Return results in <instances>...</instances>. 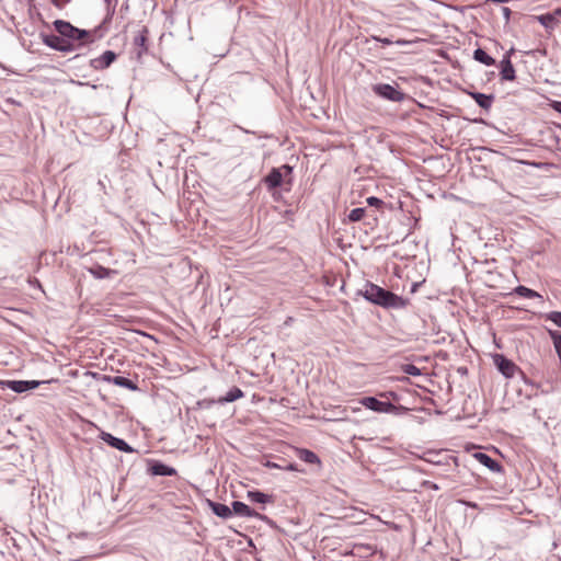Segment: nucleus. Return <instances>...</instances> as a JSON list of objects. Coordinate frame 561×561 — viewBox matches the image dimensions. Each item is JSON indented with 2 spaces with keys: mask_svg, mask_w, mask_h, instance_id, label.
<instances>
[{
  "mask_svg": "<svg viewBox=\"0 0 561 561\" xmlns=\"http://www.w3.org/2000/svg\"><path fill=\"white\" fill-rule=\"evenodd\" d=\"M474 458L484 467L490 469L493 472H501L503 470V467L499 461L490 457L488 454L484 453H477L474 454Z\"/></svg>",
  "mask_w": 561,
  "mask_h": 561,
  "instance_id": "obj_16",
  "label": "nucleus"
},
{
  "mask_svg": "<svg viewBox=\"0 0 561 561\" xmlns=\"http://www.w3.org/2000/svg\"><path fill=\"white\" fill-rule=\"evenodd\" d=\"M367 204L371 207L380 208L383 205V201L376 196H370L366 199Z\"/></svg>",
  "mask_w": 561,
  "mask_h": 561,
  "instance_id": "obj_30",
  "label": "nucleus"
},
{
  "mask_svg": "<svg viewBox=\"0 0 561 561\" xmlns=\"http://www.w3.org/2000/svg\"><path fill=\"white\" fill-rule=\"evenodd\" d=\"M546 319L552 321L556 325L561 328V311H551L546 314Z\"/></svg>",
  "mask_w": 561,
  "mask_h": 561,
  "instance_id": "obj_29",
  "label": "nucleus"
},
{
  "mask_svg": "<svg viewBox=\"0 0 561 561\" xmlns=\"http://www.w3.org/2000/svg\"><path fill=\"white\" fill-rule=\"evenodd\" d=\"M359 293L366 300L382 308L402 309L408 306V300L403 297L369 282L365 284Z\"/></svg>",
  "mask_w": 561,
  "mask_h": 561,
  "instance_id": "obj_2",
  "label": "nucleus"
},
{
  "mask_svg": "<svg viewBox=\"0 0 561 561\" xmlns=\"http://www.w3.org/2000/svg\"><path fill=\"white\" fill-rule=\"evenodd\" d=\"M360 403L371 411L378 413H392V414H401L408 412V409L402 405H394L390 401H380L375 397H364L360 400Z\"/></svg>",
  "mask_w": 561,
  "mask_h": 561,
  "instance_id": "obj_3",
  "label": "nucleus"
},
{
  "mask_svg": "<svg viewBox=\"0 0 561 561\" xmlns=\"http://www.w3.org/2000/svg\"><path fill=\"white\" fill-rule=\"evenodd\" d=\"M376 41H379L381 42L383 45H391L392 44V41L390 38H379V37H375Z\"/></svg>",
  "mask_w": 561,
  "mask_h": 561,
  "instance_id": "obj_32",
  "label": "nucleus"
},
{
  "mask_svg": "<svg viewBox=\"0 0 561 561\" xmlns=\"http://www.w3.org/2000/svg\"><path fill=\"white\" fill-rule=\"evenodd\" d=\"M515 293L524 298H535L540 297L539 294L528 287H525L523 285H519L516 287Z\"/></svg>",
  "mask_w": 561,
  "mask_h": 561,
  "instance_id": "obj_24",
  "label": "nucleus"
},
{
  "mask_svg": "<svg viewBox=\"0 0 561 561\" xmlns=\"http://www.w3.org/2000/svg\"><path fill=\"white\" fill-rule=\"evenodd\" d=\"M99 379L101 381H104V382H107V383H113L115 386H118V387H122V388H126L128 390H131V391H136L138 390V386L136 382H134L133 380L126 378V377H123V376H110V375H101L99 377Z\"/></svg>",
  "mask_w": 561,
  "mask_h": 561,
  "instance_id": "obj_12",
  "label": "nucleus"
},
{
  "mask_svg": "<svg viewBox=\"0 0 561 561\" xmlns=\"http://www.w3.org/2000/svg\"><path fill=\"white\" fill-rule=\"evenodd\" d=\"M117 58L113 50H106L101 56L90 60V67L94 70H103L108 68Z\"/></svg>",
  "mask_w": 561,
  "mask_h": 561,
  "instance_id": "obj_10",
  "label": "nucleus"
},
{
  "mask_svg": "<svg viewBox=\"0 0 561 561\" xmlns=\"http://www.w3.org/2000/svg\"><path fill=\"white\" fill-rule=\"evenodd\" d=\"M248 499L251 502L260 503V504L273 503V496L265 494L261 491H249Z\"/></svg>",
  "mask_w": 561,
  "mask_h": 561,
  "instance_id": "obj_22",
  "label": "nucleus"
},
{
  "mask_svg": "<svg viewBox=\"0 0 561 561\" xmlns=\"http://www.w3.org/2000/svg\"><path fill=\"white\" fill-rule=\"evenodd\" d=\"M231 511L238 516L263 518V516L260 513L255 512L249 505L240 501L232 502Z\"/></svg>",
  "mask_w": 561,
  "mask_h": 561,
  "instance_id": "obj_15",
  "label": "nucleus"
},
{
  "mask_svg": "<svg viewBox=\"0 0 561 561\" xmlns=\"http://www.w3.org/2000/svg\"><path fill=\"white\" fill-rule=\"evenodd\" d=\"M402 371L410 376H420L421 375V369L413 364H404L402 366Z\"/></svg>",
  "mask_w": 561,
  "mask_h": 561,
  "instance_id": "obj_28",
  "label": "nucleus"
},
{
  "mask_svg": "<svg viewBox=\"0 0 561 561\" xmlns=\"http://www.w3.org/2000/svg\"><path fill=\"white\" fill-rule=\"evenodd\" d=\"M42 41L48 47L61 51L71 53L77 49V45L66 38H62L60 34H41Z\"/></svg>",
  "mask_w": 561,
  "mask_h": 561,
  "instance_id": "obj_4",
  "label": "nucleus"
},
{
  "mask_svg": "<svg viewBox=\"0 0 561 561\" xmlns=\"http://www.w3.org/2000/svg\"><path fill=\"white\" fill-rule=\"evenodd\" d=\"M148 471L152 476L172 477L176 476L175 468L164 465L159 460H148Z\"/></svg>",
  "mask_w": 561,
  "mask_h": 561,
  "instance_id": "obj_11",
  "label": "nucleus"
},
{
  "mask_svg": "<svg viewBox=\"0 0 561 561\" xmlns=\"http://www.w3.org/2000/svg\"><path fill=\"white\" fill-rule=\"evenodd\" d=\"M107 19L102 24L94 27L93 30H82L73 26L70 22L64 20L54 21L53 25L58 34L77 45V48L88 44L94 43L96 39L102 38L104 35L103 24L106 23Z\"/></svg>",
  "mask_w": 561,
  "mask_h": 561,
  "instance_id": "obj_1",
  "label": "nucleus"
},
{
  "mask_svg": "<svg viewBox=\"0 0 561 561\" xmlns=\"http://www.w3.org/2000/svg\"><path fill=\"white\" fill-rule=\"evenodd\" d=\"M72 82L78 84V85H89V83H84V82H81V81H72Z\"/></svg>",
  "mask_w": 561,
  "mask_h": 561,
  "instance_id": "obj_38",
  "label": "nucleus"
},
{
  "mask_svg": "<svg viewBox=\"0 0 561 561\" xmlns=\"http://www.w3.org/2000/svg\"><path fill=\"white\" fill-rule=\"evenodd\" d=\"M425 483H426L431 489H433V490H438V489H439V488H438V485H437L436 483H433V482H430V481H427V482H425Z\"/></svg>",
  "mask_w": 561,
  "mask_h": 561,
  "instance_id": "obj_35",
  "label": "nucleus"
},
{
  "mask_svg": "<svg viewBox=\"0 0 561 561\" xmlns=\"http://www.w3.org/2000/svg\"><path fill=\"white\" fill-rule=\"evenodd\" d=\"M365 213H366L365 208H362V207L354 208L350 211V214L347 216L348 220L352 222H357L363 219V217L365 216Z\"/></svg>",
  "mask_w": 561,
  "mask_h": 561,
  "instance_id": "obj_26",
  "label": "nucleus"
},
{
  "mask_svg": "<svg viewBox=\"0 0 561 561\" xmlns=\"http://www.w3.org/2000/svg\"><path fill=\"white\" fill-rule=\"evenodd\" d=\"M494 364L499 371L506 378L514 377L515 373L518 371V367L508 358L502 354L494 356Z\"/></svg>",
  "mask_w": 561,
  "mask_h": 561,
  "instance_id": "obj_8",
  "label": "nucleus"
},
{
  "mask_svg": "<svg viewBox=\"0 0 561 561\" xmlns=\"http://www.w3.org/2000/svg\"><path fill=\"white\" fill-rule=\"evenodd\" d=\"M473 59L485 65V66H493L495 65V59L491 57L485 50L482 48H477L473 51Z\"/></svg>",
  "mask_w": 561,
  "mask_h": 561,
  "instance_id": "obj_23",
  "label": "nucleus"
},
{
  "mask_svg": "<svg viewBox=\"0 0 561 561\" xmlns=\"http://www.w3.org/2000/svg\"><path fill=\"white\" fill-rule=\"evenodd\" d=\"M285 171L286 174H290L293 171V168L288 164H284L280 168H273L268 174L264 178V182L268 190H274L276 187H279L283 183V173L282 171Z\"/></svg>",
  "mask_w": 561,
  "mask_h": 561,
  "instance_id": "obj_7",
  "label": "nucleus"
},
{
  "mask_svg": "<svg viewBox=\"0 0 561 561\" xmlns=\"http://www.w3.org/2000/svg\"><path fill=\"white\" fill-rule=\"evenodd\" d=\"M296 454H297V457L306 463L320 465V462H321L318 455L314 454L312 450L305 449V448H298V449H296Z\"/></svg>",
  "mask_w": 561,
  "mask_h": 561,
  "instance_id": "obj_20",
  "label": "nucleus"
},
{
  "mask_svg": "<svg viewBox=\"0 0 561 561\" xmlns=\"http://www.w3.org/2000/svg\"><path fill=\"white\" fill-rule=\"evenodd\" d=\"M53 3L58 8H61L62 5L58 0H53Z\"/></svg>",
  "mask_w": 561,
  "mask_h": 561,
  "instance_id": "obj_37",
  "label": "nucleus"
},
{
  "mask_svg": "<svg viewBox=\"0 0 561 561\" xmlns=\"http://www.w3.org/2000/svg\"><path fill=\"white\" fill-rule=\"evenodd\" d=\"M538 20L547 28L553 27V25L556 24V18L550 13L538 16Z\"/></svg>",
  "mask_w": 561,
  "mask_h": 561,
  "instance_id": "obj_27",
  "label": "nucleus"
},
{
  "mask_svg": "<svg viewBox=\"0 0 561 561\" xmlns=\"http://www.w3.org/2000/svg\"><path fill=\"white\" fill-rule=\"evenodd\" d=\"M514 53V48H511L503 57V59L500 62V76L501 80L503 81H513L515 76V69L511 61V55Z\"/></svg>",
  "mask_w": 561,
  "mask_h": 561,
  "instance_id": "obj_9",
  "label": "nucleus"
},
{
  "mask_svg": "<svg viewBox=\"0 0 561 561\" xmlns=\"http://www.w3.org/2000/svg\"><path fill=\"white\" fill-rule=\"evenodd\" d=\"M502 11H503V14H504L505 20H506V21H508V19H510V14H511V10H510L508 8H506V7H504V8L502 9Z\"/></svg>",
  "mask_w": 561,
  "mask_h": 561,
  "instance_id": "obj_34",
  "label": "nucleus"
},
{
  "mask_svg": "<svg viewBox=\"0 0 561 561\" xmlns=\"http://www.w3.org/2000/svg\"><path fill=\"white\" fill-rule=\"evenodd\" d=\"M243 397L244 393L240 388L232 387L225 396L218 398L217 402L219 404L230 403Z\"/></svg>",
  "mask_w": 561,
  "mask_h": 561,
  "instance_id": "obj_21",
  "label": "nucleus"
},
{
  "mask_svg": "<svg viewBox=\"0 0 561 561\" xmlns=\"http://www.w3.org/2000/svg\"><path fill=\"white\" fill-rule=\"evenodd\" d=\"M373 90L378 96L392 102H401L405 99V94L402 91L388 83L376 84Z\"/></svg>",
  "mask_w": 561,
  "mask_h": 561,
  "instance_id": "obj_6",
  "label": "nucleus"
},
{
  "mask_svg": "<svg viewBox=\"0 0 561 561\" xmlns=\"http://www.w3.org/2000/svg\"><path fill=\"white\" fill-rule=\"evenodd\" d=\"M148 35L149 30L147 26L139 27L134 35L133 53L135 54L137 59H141V57L148 53Z\"/></svg>",
  "mask_w": 561,
  "mask_h": 561,
  "instance_id": "obj_5",
  "label": "nucleus"
},
{
  "mask_svg": "<svg viewBox=\"0 0 561 561\" xmlns=\"http://www.w3.org/2000/svg\"><path fill=\"white\" fill-rule=\"evenodd\" d=\"M283 469L287 471H298L296 463H288L287 466L283 467Z\"/></svg>",
  "mask_w": 561,
  "mask_h": 561,
  "instance_id": "obj_31",
  "label": "nucleus"
},
{
  "mask_svg": "<svg viewBox=\"0 0 561 561\" xmlns=\"http://www.w3.org/2000/svg\"><path fill=\"white\" fill-rule=\"evenodd\" d=\"M266 466H267V467H270V468H279V469H283V467H282V466H279V465H277V463H274V462H270V461L267 462V465H266Z\"/></svg>",
  "mask_w": 561,
  "mask_h": 561,
  "instance_id": "obj_36",
  "label": "nucleus"
},
{
  "mask_svg": "<svg viewBox=\"0 0 561 561\" xmlns=\"http://www.w3.org/2000/svg\"><path fill=\"white\" fill-rule=\"evenodd\" d=\"M104 1H105L107 4H110L112 0H104Z\"/></svg>",
  "mask_w": 561,
  "mask_h": 561,
  "instance_id": "obj_39",
  "label": "nucleus"
},
{
  "mask_svg": "<svg viewBox=\"0 0 561 561\" xmlns=\"http://www.w3.org/2000/svg\"><path fill=\"white\" fill-rule=\"evenodd\" d=\"M101 439L107 443L111 447L124 451V453H133L134 448L129 446L124 439L113 436L110 433L102 432Z\"/></svg>",
  "mask_w": 561,
  "mask_h": 561,
  "instance_id": "obj_14",
  "label": "nucleus"
},
{
  "mask_svg": "<svg viewBox=\"0 0 561 561\" xmlns=\"http://www.w3.org/2000/svg\"><path fill=\"white\" fill-rule=\"evenodd\" d=\"M41 385L37 380H7L5 386L16 392L22 393L28 390L36 389Z\"/></svg>",
  "mask_w": 561,
  "mask_h": 561,
  "instance_id": "obj_13",
  "label": "nucleus"
},
{
  "mask_svg": "<svg viewBox=\"0 0 561 561\" xmlns=\"http://www.w3.org/2000/svg\"><path fill=\"white\" fill-rule=\"evenodd\" d=\"M468 94L476 101V103L483 110L489 111L494 101L493 94H484L480 92H468Z\"/></svg>",
  "mask_w": 561,
  "mask_h": 561,
  "instance_id": "obj_17",
  "label": "nucleus"
},
{
  "mask_svg": "<svg viewBox=\"0 0 561 561\" xmlns=\"http://www.w3.org/2000/svg\"><path fill=\"white\" fill-rule=\"evenodd\" d=\"M552 107L554 111H557L558 113L561 114V102L560 101H554L552 104Z\"/></svg>",
  "mask_w": 561,
  "mask_h": 561,
  "instance_id": "obj_33",
  "label": "nucleus"
},
{
  "mask_svg": "<svg viewBox=\"0 0 561 561\" xmlns=\"http://www.w3.org/2000/svg\"><path fill=\"white\" fill-rule=\"evenodd\" d=\"M208 505L211 508L213 513L218 517L229 518L232 516L231 508L226 504L208 501Z\"/></svg>",
  "mask_w": 561,
  "mask_h": 561,
  "instance_id": "obj_19",
  "label": "nucleus"
},
{
  "mask_svg": "<svg viewBox=\"0 0 561 561\" xmlns=\"http://www.w3.org/2000/svg\"><path fill=\"white\" fill-rule=\"evenodd\" d=\"M549 335L553 342V346L561 360V333L559 331L549 330Z\"/></svg>",
  "mask_w": 561,
  "mask_h": 561,
  "instance_id": "obj_25",
  "label": "nucleus"
},
{
  "mask_svg": "<svg viewBox=\"0 0 561 561\" xmlns=\"http://www.w3.org/2000/svg\"><path fill=\"white\" fill-rule=\"evenodd\" d=\"M89 273L96 279L108 278L117 274V271L94 264L88 268Z\"/></svg>",
  "mask_w": 561,
  "mask_h": 561,
  "instance_id": "obj_18",
  "label": "nucleus"
}]
</instances>
